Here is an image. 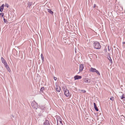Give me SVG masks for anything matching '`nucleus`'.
<instances>
[{
	"label": "nucleus",
	"mask_w": 125,
	"mask_h": 125,
	"mask_svg": "<svg viewBox=\"0 0 125 125\" xmlns=\"http://www.w3.org/2000/svg\"><path fill=\"white\" fill-rule=\"evenodd\" d=\"M125 95L124 94H123L122 95L120 96L121 99L123 100H125Z\"/></svg>",
	"instance_id": "nucleus-11"
},
{
	"label": "nucleus",
	"mask_w": 125,
	"mask_h": 125,
	"mask_svg": "<svg viewBox=\"0 0 125 125\" xmlns=\"http://www.w3.org/2000/svg\"><path fill=\"white\" fill-rule=\"evenodd\" d=\"M81 91L83 93H85V92H86L84 90H81Z\"/></svg>",
	"instance_id": "nucleus-27"
},
{
	"label": "nucleus",
	"mask_w": 125,
	"mask_h": 125,
	"mask_svg": "<svg viewBox=\"0 0 125 125\" xmlns=\"http://www.w3.org/2000/svg\"><path fill=\"white\" fill-rule=\"evenodd\" d=\"M44 87H42L41 89V90H40L42 92H43V91L44 90Z\"/></svg>",
	"instance_id": "nucleus-19"
},
{
	"label": "nucleus",
	"mask_w": 125,
	"mask_h": 125,
	"mask_svg": "<svg viewBox=\"0 0 125 125\" xmlns=\"http://www.w3.org/2000/svg\"><path fill=\"white\" fill-rule=\"evenodd\" d=\"M107 58L110 61L111 63L113 62L112 60V59H111V58H110V57L109 56H108L107 57Z\"/></svg>",
	"instance_id": "nucleus-17"
},
{
	"label": "nucleus",
	"mask_w": 125,
	"mask_h": 125,
	"mask_svg": "<svg viewBox=\"0 0 125 125\" xmlns=\"http://www.w3.org/2000/svg\"><path fill=\"white\" fill-rule=\"evenodd\" d=\"M75 80H78L79 79H80L82 78L81 76L76 75L74 77Z\"/></svg>",
	"instance_id": "nucleus-5"
},
{
	"label": "nucleus",
	"mask_w": 125,
	"mask_h": 125,
	"mask_svg": "<svg viewBox=\"0 0 125 125\" xmlns=\"http://www.w3.org/2000/svg\"><path fill=\"white\" fill-rule=\"evenodd\" d=\"M32 4V2H29L28 7H29V8H30V7L31 5Z\"/></svg>",
	"instance_id": "nucleus-16"
},
{
	"label": "nucleus",
	"mask_w": 125,
	"mask_h": 125,
	"mask_svg": "<svg viewBox=\"0 0 125 125\" xmlns=\"http://www.w3.org/2000/svg\"><path fill=\"white\" fill-rule=\"evenodd\" d=\"M110 99L111 101H113V100H114V98L113 97H111L110 98Z\"/></svg>",
	"instance_id": "nucleus-25"
},
{
	"label": "nucleus",
	"mask_w": 125,
	"mask_h": 125,
	"mask_svg": "<svg viewBox=\"0 0 125 125\" xmlns=\"http://www.w3.org/2000/svg\"><path fill=\"white\" fill-rule=\"evenodd\" d=\"M96 70L95 69L93 68L92 67H91L89 71L91 72L94 73L95 72Z\"/></svg>",
	"instance_id": "nucleus-7"
},
{
	"label": "nucleus",
	"mask_w": 125,
	"mask_h": 125,
	"mask_svg": "<svg viewBox=\"0 0 125 125\" xmlns=\"http://www.w3.org/2000/svg\"><path fill=\"white\" fill-rule=\"evenodd\" d=\"M11 116L13 118L14 117V116L13 115H11Z\"/></svg>",
	"instance_id": "nucleus-31"
},
{
	"label": "nucleus",
	"mask_w": 125,
	"mask_h": 125,
	"mask_svg": "<svg viewBox=\"0 0 125 125\" xmlns=\"http://www.w3.org/2000/svg\"><path fill=\"white\" fill-rule=\"evenodd\" d=\"M54 79L55 80H56L57 79V78L55 77H54Z\"/></svg>",
	"instance_id": "nucleus-30"
},
{
	"label": "nucleus",
	"mask_w": 125,
	"mask_h": 125,
	"mask_svg": "<svg viewBox=\"0 0 125 125\" xmlns=\"http://www.w3.org/2000/svg\"><path fill=\"white\" fill-rule=\"evenodd\" d=\"M94 107L95 110L97 111H98V109L96 105V104L95 103H94Z\"/></svg>",
	"instance_id": "nucleus-8"
},
{
	"label": "nucleus",
	"mask_w": 125,
	"mask_h": 125,
	"mask_svg": "<svg viewBox=\"0 0 125 125\" xmlns=\"http://www.w3.org/2000/svg\"><path fill=\"white\" fill-rule=\"evenodd\" d=\"M84 67L83 64H81L79 66V71L80 72H81L82 71L83 68Z\"/></svg>",
	"instance_id": "nucleus-6"
},
{
	"label": "nucleus",
	"mask_w": 125,
	"mask_h": 125,
	"mask_svg": "<svg viewBox=\"0 0 125 125\" xmlns=\"http://www.w3.org/2000/svg\"><path fill=\"white\" fill-rule=\"evenodd\" d=\"M44 125H49L50 123L48 121L46 120L45 122H44L43 124Z\"/></svg>",
	"instance_id": "nucleus-9"
},
{
	"label": "nucleus",
	"mask_w": 125,
	"mask_h": 125,
	"mask_svg": "<svg viewBox=\"0 0 125 125\" xmlns=\"http://www.w3.org/2000/svg\"><path fill=\"white\" fill-rule=\"evenodd\" d=\"M3 20L4 22L5 23H6L7 22V20L5 19L4 18H3Z\"/></svg>",
	"instance_id": "nucleus-24"
},
{
	"label": "nucleus",
	"mask_w": 125,
	"mask_h": 125,
	"mask_svg": "<svg viewBox=\"0 0 125 125\" xmlns=\"http://www.w3.org/2000/svg\"><path fill=\"white\" fill-rule=\"evenodd\" d=\"M57 118V123H59L60 122H62V119H61V118L59 117V118L58 119Z\"/></svg>",
	"instance_id": "nucleus-14"
},
{
	"label": "nucleus",
	"mask_w": 125,
	"mask_h": 125,
	"mask_svg": "<svg viewBox=\"0 0 125 125\" xmlns=\"http://www.w3.org/2000/svg\"><path fill=\"white\" fill-rule=\"evenodd\" d=\"M56 90L58 92H60L61 90V88L60 87H58L56 88Z\"/></svg>",
	"instance_id": "nucleus-15"
},
{
	"label": "nucleus",
	"mask_w": 125,
	"mask_h": 125,
	"mask_svg": "<svg viewBox=\"0 0 125 125\" xmlns=\"http://www.w3.org/2000/svg\"><path fill=\"white\" fill-rule=\"evenodd\" d=\"M93 44L94 48L96 49H99L101 48V46L99 43L98 42H94Z\"/></svg>",
	"instance_id": "nucleus-1"
},
{
	"label": "nucleus",
	"mask_w": 125,
	"mask_h": 125,
	"mask_svg": "<svg viewBox=\"0 0 125 125\" xmlns=\"http://www.w3.org/2000/svg\"><path fill=\"white\" fill-rule=\"evenodd\" d=\"M41 57L42 58V60L43 61H44V58L43 56V55L42 54H41Z\"/></svg>",
	"instance_id": "nucleus-18"
},
{
	"label": "nucleus",
	"mask_w": 125,
	"mask_h": 125,
	"mask_svg": "<svg viewBox=\"0 0 125 125\" xmlns=\"http://www.w3.org/2000/svg\"><path fill=\"white\" fill-rule=\"evenodd\" d=\"M57 125H63L62 122L59 123H57Z\"/></svg>",
	"instance_id": "nucleus-20"
},
{
	"label": "nucleus",
	"mask_w": 125,
	"mask_h": 125,
	"mask_svg": "<svg viewBox=\"0 0 125 125\" xmlns=\"http://www.w3.org/2000/svg\"><path fill=\"white\" fill-rule=\"evenodd\" d=\"M4 14L3 13L1 12L0 13V15L1 16L3 17L4 15Z\"/></svg>",
	"instance_id": "nucleus-26"
},
{
	"label": "nucleus",
	"mask_w": 125,
	"mask_h": 125,
	"mask_svg": "<svg viewBox=\"0 0 125 125\" xmlns=\"http://www.w3.org/2000/svg\"><path fill=\"white\" fill-rule=\"evenodd\" d=\"M96 4H94V8H95L96 7Z\"/></svg>",
	"instance_id": "nucleus-29"
},
{
	"label": "nucleus",
	"mask_w": 125,
	"mask_h": 125,
	"mask_svg": "<svg viewBox=\"0 0 125 125\" xmlns=\"http://www.w3.org/2000/svg\"><path fill=\"white\" fill-rule=\"evenodd\" d=\"M5 6L7 8H8L9 5L8 4L6 3L5 4Z\"/></svg>",
	"instance_id": "nucleus-23"
},
{
	"label": "nucleus",
	"mask_w": 125,
	"mask_h": 125,
	"mask_svg": "<svg viewBox=\"0 0 125 125\" xmlns=\"http://www.w3.org/2000/svg\"><path fill=\"white\" fill-rule=\"evenodd\" d=\"M4 4H3L2 5L1 7H0V12H2L3 11V9L4 7Z\"/></svg>",
	"instance_id": "nucleus-10"
},
{
	"label": "nucleus",
	"mask_w": 125,
	"mask_h": 125,
	"mask_svg": "<svg viewBox=\"0 0 125 125\" xmlns=\"http://www.w3.org/2000/svg\"><path fill=\"white\" fill-rule=\"evenodd\" d=\"M85 82L86 83H90V81L88 80H85Z\"/></svg>",
	"instance_id": "nucleus-22"
},
{
	"label": "nucleus",
	"mask_w": 125,
	"mask_h": 125,
	"mask_svg": "<svg viewBox=\"0 0 125 125\" xmlns=\"http://www.w3.org/2000/svg\"><path fill=\"white\" fill-rule=\"evenodd\" d=\"M123 44H125V42H123Z\"/></svg>",
	"instance_id": "nucleus-32"
},
{
	"label": "nucleus",
	"mask_w": 125,
	"mask_h": 125,
	"mask_svg": "<svg viewBox=\"0 0 125 125\" xmlns=\"http://www.w3.org/2000/svg\"><path fill=\"white\" fill-rule=\"evenodd\" d=\"M31 105L33 108L37 109L38 107V104L35 102H33L31 104Z\"/></svg>",
	"instance_id": "nucleus-2"
},
{
	"label": "nucleus",
	"mask_w": 125,
	"mask_h": 125,
	"mask_svg": "<svg viewBox=\"0 0 125 125\" xmlns=\"http://www.w3.org/2000/svg\"><path fill=\"white\" fill-rule=\"evenodd\" d=\"M65 95L67 97H68L69 95V90L67 89L64 88L63 89Z\"/></svg>",
	"instance_id": "nucleus-3"
},
{
	"label": "nucleus",
	"mask_w": 125,
	"mask_h": 125,
	"mask_svg": "<svg viewBox=\"0 0 125 125\" xmlns=\"http://www.w3.org/2000/svg\"><path fill=\"white\" fill-rule=\"evenodd\" d=\"M47 11L48 12L52 14L53 13V12L52 11L51 9H47Z\"/></svg>",
	"instance_id": "nucleus-12"
},
{
	"label": "nucleus",
	"mask_w": 125,
	"mask_h": 125,
	"mask_svg": "<svg viewBox=\"0 0 125 125\" xmlns=\"http://www.w3.org/2000/svg\"><path fill=\"white\" fill-rule=\"evenodd\" d=\"M1 61H2V62L5 64V63H7L6 62L5 60L2 57H1Z\"/></svg>",
	"instance_id": "nucleus-13"
},
{
	"label": "nucleus",
	"mask_w": 125,
	"mask_h": 125,
	"mask_svg": "<svg viewBox=\"0 0 125 125\" xmlns=\"http://www.w3.org/2000/svg\"><path fill=\"white\" fill-rule=\"evenodd\" d=\"M95 72L96 73H97V74L99 75H100V73L97 70H96V71H95Z\"/></svg>",
	"instance_id": "nucleus-21"
},
{
	"label": "nucleus",
	"mask_w": 125,
	"mask_h": 125,
	"mask_svg": "<svg viewBox=\"0 0 125 125\" xmlns=\"http://www.w3.org/2000/svg\"><path fill=\"white\" fill-rule=\"evenodd\" d=\"M108 49L109 51L110 50V48H109V46H108Z\"/></svg>",
	"instance_id": "nucleus-28"
},
{
	"label": "nucleus",
	"mask_w": 125,
	"mask_h": 125,
	"mask_svg": "<svg viewBox=\"0 0 125 125\" xmlns=\"http://www.w3.org/2000/svg\"><path fill=\"white\" fill-rule=\"evenodd\" d=\"M43 110H44V108H43Z\"/></svg>",
	"instance_id": "nucleus-34"
},
{
	"label": "nucleus",
	"mask_w": 125,
	"mask_h": 125,
	"mask_svg": "<svg viewBox=\"0 0 125 125\" xmlns=\"http://www.w3.org/2000/svg\"><path fill=\"white\" fill-rule=\"evenodd\" d=\"M108 54L109 55H110V54Z\"/></svg>",
	"instance_id": "nucleus-33"
},
{
	"label": "nucleus",
	"mask_w": 125,
	"mask_h": 125,
	"mask_svg": "<svg viewBox=\"0 0 125 125\" xmlns=\"http://www.w3.org/2000/svg\"><path fill=\"white\" fill-rule=\"evenodd\" d=\"M4 65L5 66L6 68L7 69L8 71L9 72H10L11 71V70L9 67V65H7V63H5V64Z\"/></svg>",
	"instance_id": "nucleus-4"
}]
</instances>
